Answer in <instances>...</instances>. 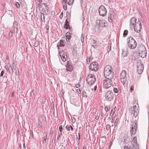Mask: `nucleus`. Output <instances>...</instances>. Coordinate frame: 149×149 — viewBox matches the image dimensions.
Masks as SVG:
<instances>
[{"instance_id":"1","label":"nucleus","mask_w":149,"mask_h":149,"mask_svg":"<svg viewBox=\"0 0 149 149\" xmlns=\"http://www.w3.org/2000/svg\"><path fill=\"white\" fill-rule=\"evenodd\" d=\"M130 28L132 30L133 28L134 31L137 33H139L142 28L141 22L139 20H137L134 17H132L130 20Z\"/></svg>"},{"instance_id":"2","label":"nucleus","mask_w":149,"mask_h":149,"mask_svg":"<svg viewBox=\"0 0 149 149\" xmlns=\"http://www.w3.org/2000/svg\"><path fill=\"white\" fill-rule=\"evenodd\" d=\"M133 107H131L129 109V111L131 115H133L136 118L138 115L139 112V107L138 102L134 99L133 104Z\"/></svg>"},{"instance_id":"3","label":"nucleus","mask_w":149,"mask_h":149,"mask_svg":"<svg viewBox=\"0 0 149 149\" xmlns=\"http://www.w3.org/2000/svg\"><path fill=\"white\" fill-rule=\"evenodd\" d=\"M104 75L107 79H112L113 78L114 75V72L111 67L108 65L106 66L104 69Z\"/></svg>"},{"instance_id":"4","label":"nucleus","mask_w":149,"mask_h":149,"mask_svg":"<svg viewBox=\"0 0 149 149\" xmlns=\"http://www.w3.org/2000/svg\"><path fill=\"white\" fill-rule=\"evenodd\" d=\"M128 47L132 49H134L136 47L137 43L136 41L131 36L128 37L127 39Z\"/></svg>"},{"instance_id":"5","label":"nucleus","mask_w":149,"mask_h":149,"mask_svg":"<svg viewBox=\"0 0 149 149\" xmlns=\"http://www.w3.org/2000/svg\"><path fill=\"white\" fill-rule=\"evenodd\" d=\"M132 125H131V128L130 130V134L131 136H133L134 135H135L136 130L137 129V122L136 120L132 122Z\"/></svg>"},{"instance_id":"6","label":"nucleus","mask_w":149,"mask_h":149,"mask_svg":"<svg viewBox=\"0 0 149 149\" xmlns=\"http://www.w3.org/2000/svg\"><path fill=\"white\" fill-rule=\"evenodd\" d=\"M86 81L89 85L93 84L95 81V76L93 74H90L87 76Z\"/></svg>"},{"instance_id":"7","label":"nucleus","mask_w":149,"mask_h":149,"mask_svg":"<svg viewBox=\"0 0 149 149\" xmlns=\"http://www.w3.org/2000/svg\"><path fill=\"white\" fill-rule=\"evenodd\" d=\"M98 12L100 15L102 16H105L107 13V10L105 7L101 5L99 8Z\"/></svg>"},{"instance_id":"8","label":"nucleus","mask_w":149,"mask_h":149,"mask_svg":"<svg viewBox=\"0 0 149 149\" xmlns=\"http://www.w3.org/2000/svg\"><path fill=\"white\" fill-rule=\"evenodd\" d=\"M106 100L108 101H112L114 98V95L111 91H108L106 94Z\"/></svg>"},{"instance_id":"9","label":"nucleus","mask_w":149,"mask_h":149,"mask_svg":"<svg viewBox=\"0 0 149 149\" xmlns=\"http://www.w3.org/2000/svg\"><path fill=\"white\" fill-rule=\"evenodd\" d=\"M126 74V72L125 70H123L121 72L120 75V80L123 84H125L127 80Z\"/></svg>"},{"instance_id":"10","label":"nucleus","mask_w":149,"mask_h":149,"mask_svg":"<svg viewBox=\"0 0 149 149\" xmlns=\"http://www.w3.org/2000/svg\"><path fill=\"white\" fill-rule=\"evenodd\" d=\"M40 10L43 12L45 13H48L49 8L46 3H41L40 5Z\"/></svg>"},{"instance_id":"11","label":"nucleus","mask_w":149,"mask_h":149,"mask_svg":"<svg viewBox=\"0 0 149 149\" xmlns=\"http://www.w3.org/2000/svg\"><path fill=\"white\" fill-rule=\"evenodd\" d=\"M74 2V0H65V2H64L63 4V8L65 10L67 9V4L71 6L73 4Z\"/></svg>"},{"instance_id":"12","label":"nucleus","mask_w":149,"mask_h":149,"mask_svg":"<svg viewBox=\"0 0 149 149\" xmlns=\"http://www.w3.org/2000/svg\"><path fill=\"white\" fill-rule=\"evenodd\" d=\"M66 67L67 71L70 72H71L74 68V67L72 62L69 61H67Z\"/></svg>"},{"instance_id":"13","label":"nucleus","mask_w":149,"mask_h":149,"mask_svg":"<svg viewBox=\"0 0 149 149\" xmlns=\"http://www.w3.org/2000/svg\"><path fill=\"white\" fill-rule=\"evenodd\" d=\"M89 69L91 70L96 71L98 69V63L95 62H93L90 64L89 66Z\"/></svg>"},{"instance_id":"14","label":"nucleus","mask_w":149,"mask_h":149,"mask_svg":"<svg viewBox=\"0 0 149 149\" xmlns=\"http://www.w3.org/2000/svg\"><path fill=\"white\" fill-rule=\"evenodd\" d=\"M137 72L138 74H141L143 72V65L139 62H137Z\"/></svg>"},{"instance_id":"15","label":"nucleus","mask_w":149,"mask_h":149,"mask_svg":"<svg viewBox=\"0 0 149 149\" xmlns=\"http://www.w3.org/2000/svg\"><path fill=\"white\" fill-rule=\"evenodd\" d=\"M59 55L61 59L63 62H65L68 59L66 53L62 51L59 52Z\"/></svg>"},{"instance_id":"16","label":"nucleus","mask_w":149,"mask_h":149,"mask_svg":"<svg viewBox=\"0 0 149 149\" xmlns=\"http://www.w3.org/2000/svg\"><path fill=\"white\" fill-rule=\"evenodd\" d=\"M139 54L136 51H133L132 54V60L135 61L136 59L139 58Z\"/></svg>"},{"instance_id":"17","label":"nucleus","mask_w":149,"mask_h":149,"mask_svg":"<svg viewBox=\"0 0 149 149\" xmlns=\"http://www.w3.org/2000/svg\"><path fill=\"white\" fill-rule=\"evenodd\" d=\"M97 21H99L98 25L99 26L102 27H105L107 25V21L105 20H100L99 19Z\"/></svg>"},{"instance_id":"18","label":"nucleus","mask_w":149,"mask_h":149,"mask_svg":"<svg viewBox=\"0 0 149 149\" xmlns=\"http://www.w3.org/2000/svg\"><path fill=\"white\" fill-rule=\"evenodd\" d=\"M103 87L104 88L108 89L111 87L109 85V82L107 81V79H105L103 80Z\"/></svg>"},{"instance_id":"19","label":"nucleus","mask_w":149,"mask_h":149,"mask_svg":"<svg viewBox=\"0 0 149 149\" xmlns=\"http://www.w3.org/2000/svg\"><path fill=\"white\" fill-rule=\"evenodd\" d=\"M122 51V55L123 57H125L127 55L128 50L127 48L123 49Z\"/></svg>"},{"instance_id":"20","label":"nucleus","mask_w":149,"mask_h":149,"mask_svg":"<svg viewBox=\"0 0 149 149\" xmlns=\"http://www.w3.org/2000/svg\"><path fill=\"white\" fill-rule=\"evenodd\" d=\"M116 108V107H115L114 110H113V109H112L111 110V112L110 113V116H111V123H113L114 122V120H113V115H114L115 113V111H114V110Z\"/></svg>"},{"instance_id":"21","label":"nucleus","mask_w":149,"mask_h":149,"mask_svg":"<svg viewBox=\"0 0 149 149\" xmlns=\"http://www.w3.org/2000/svg\"><path fill=\"white\" fill-rule=\"evenodd\" d=\"M65 129L68 131L70 130L72 131L74 130V128L72 126L70 125H67L65 126Z\"/></svg>"},{"instance_id":"22","label":"nucleus","mask_w":149,"mask_h":149,"mask_svg":"<svg viewBox=\"0 0 149 149\" xmlns=\"http://www.w3.org/2000/svg\"><path fill=\"white\" fill-rule=\"evenodd\" d=\"M93 45H92V46L94 48H97V42L95 40H93L92 41Z\"/></svg>"},{"instance_id":"23","label":"nucleus","mask_w":149,"mask_h":149,"mask_svg":"<svg viewBox=\"0 0 149 149\" xmlns=\"http://www.w3.org/2000/svg\"><path fill=\"white\" fill-rule=\"evenodd\" d=\"M64 28L66 29H69L70 31H71L72 29L69 24H65Z\"/></svg>"},{"instance_id":"24","label":"nucleus","mask_w":149,"mask_h":149,"mask_svg":"<svg viewBox=\"0 0 149 149\" xmlns=\"http://www.w3.org/2000/svg\"><path fill=\"white\" fill-rule=\"evenodd\" d=\"M47 134L46 133H44L43 137L42 138V143L43 144L45 143H46L47 138Z\"/></svg>"},{"instance_id":"25","label":"nucleus","mask_w":149,"mask_h":149,"mask_svg":"<svg viewBox=\"0 0 149 149\" xmlns=\"http://www.w3.org/2000/svg\"><path fill=\"white\" fill-rule=\"evenodd\" d=\"M71 38V36H66V41L67 42L68 44H69V43L70 42V39Z\"/></svg>"},{"instance_id":"26","label":"nucleus","mask_w":149,"mask_h":149,"mask_svg":"<svg viewBox=\"0 0 149 149\" xmlns=\"http://www.w3.org/2000/svg\"><path fill=\"white\" fill-rule=\"evenodd\" d=\"M65 41L63 40H60L59 45L60 47H64L65 46V43H64Z\"/></svg>"},{"instance_id":"27","label":"nucleus","mask_w":149,"mask_h":149,"mask_svg":"<svg viewBox=\"0 0 149 149\" xmlns=\"http://www.w3.org/2000/svg\"><path fill=\"white\" fill-rule=\"evenodd\" d=\"M136 86V84L134 83L132 85L130 86V92H132L134 90V86Z\"/></svg>"},{"instance_id":"28","label":"nucleus","mask_w":149,"mask_h":149,"mask_svg":"<svg viewBox=\"0 0 149 149\" xmlns=\"http://www.w3.org/2000/svg\"><path fill=\"white\" fill-rule=\"evenodd\" d=\"M8 70L10 73H11L12 74H13V70L12 67L11 65H10L9 66Z\"/></svg>"},{"instance_id":"29","label":"nucleus","mask_w":149,"mask_h":149,"mask_svg":"<svg viewBox=\"0 0 149 149\" xmlns=\"http://www.w3.org/2000/svg\"><path fill=\"white\" fill-rule=\"evenodd\" d=\"M128 31L127 30H125L124 31V33H123V36L124 37H125L127 36V35L128 34Z\"/></svg>"},{"instance_id":"30","label":"nucleus","mask_w":149,"mask_h":149,"mask_svg":"<svg viewBox=\"0 0 149 149\" xmlns=\"http://www.w3.org/2000/svg\"><path fill=\"white\" fill-rule=\"evenodd\" d=\"M111 79H108V80H107V81L108 82H109V86H111L113 83L112 80H111Z\"/></svg>"},{"instance_id":"31","label":"nucleus","mask_w":149,"mask_h":149,"mask_svg":"<svg viewBox=\"0 0 149 149\" xmlns=\"http://www.w3.org/2000/svg\"><path fill=\"white\" fill-rule=\"evenodd\" d=\"M59 131H60V133L59 134H60V135H62V131L63 130V127L62 125H60L59 126Z\"/></svg>"},{"instance_id":"32","label":"nucleus","mask_w":149,"mask_h":149,"mask_svg":"<svg viewBox=\"0 0 149 149\" xmlns=\"http://www.w3.org/2000/svg\"><path fill=\"white\" fill-rule=\"evenodd\" d=\"M40 17L42 21L43 22L45 21V16L43 14H42L41 15Z\"/></svg>"},{"instance_id":"33","label":"nucleus","mask_w":149,"mask_h":149,"mask_svg":"<svg viewBox=\"0 0 149 149\" xmlns=\"http://www.w3.org/2000/svg\"><path fill=\"white\" fill-rule=\"evenodd\" d=\"M13 31H10L8 34V36L10 38H12L13 37Z\"/></svg>"},{"instance_id":"34","label":"nucleus","mask_w":149,"mask_h":149,"mask_svg":"<svg viewBox=\"0 0 149 149\" xmlns=\"http://www.w3.org/2000/svg\"><path fill=\"white\" fill-rule=\"evenodd\" d=\"M132 141H133V143H137V137L136 136H135L134 137L132 140Z\"/></svg>"},{"instance_id":"35","label":"nucleus","mask_w":149,"mask_h":149,"mask_svg":"<svg viewBox=\"0 0 149 149\" xmlns=\"http://www.w3.org/2000/svg\"><path fill=\"white\" fill-rule=\"evenodd\" d=\"M133 147L135 149H139V146L137 145V143H134L133 144Z\"/></svg>"},{"instance_id":"36","label":"nucleus","mask_w":149,"mask_h":149,"mask_svg":"<svg viewBox=\"0 0 149 149\" xmlns=\"http://www.w3.org/2000/svg\"><path fill=\"white\" fill-rule=\"evenodd\" d=\"M81 40L82 42H83L84 41V35L82 34L81 36Z\"/></svg>"},{"instance_id":"37","label":"nucleus","mask_w":149,"mask_h":149,"mask_svg":"<svg viewBox=\"0 0 149 149\" xmlns=\"http://www.w3.org/2000/svg\"><path fill=\"white\" fill-rule=\"evenodd\" d=\"M119 118H117L115 121L114 122V126L115 127H116L118 125V120Z\"/></svg>"},{"instance_id":"38","label":"nucleus","mask_w":149,"mask_h":149,"mask_svg":"<svg viewBox=\"0 0 149 149\" xmlns=\"http://www.w3.org/2000/svg\"><path fill=\"white\" fill-rule=\"evenodd\" d=\"M86 94V93L84 91H83L82 92V96L83 97H87V96L86 95H85Z\"/></svg>"},{"instance_id":"39","label":"nucleus","mask_w":149,"mask_h":149,"mask_svg":"<svg viewBox=\"0 0 149 149\" xmlns=\"http://www.w3.org/2000/svg\"><path fill=\"white\" fill-rule=\"evenodd\" d=\"M105 109L106 111L107 112V111H108L109 110H110V107L109 106H106L105 107Z\"/></svg>"},{"instance_id":"40","label":"nucleus","mask_w":149,"mask_h":149,"mask_svg":"<svg viewBox=\"0 0 149 149\" xmlns=\"http://www.w3.org/2000/svg\"><path fill=\"white\" fill-rule=\"evenodd\" d=\"M113 91L115 93H117L118 92V90L117 88H113Z\"/></svg>"},{"instance_id":"41","label":"nucleus","mask_w":149,"mask_h":149,"mask_svg":"<svg viewBox=\"0 0 149 149\" xmlns=\"http://www.w3.org/2000/svg\"><path fill=\"white\" fill-rule=\"evenodd\" d=\"M56 135H55V136L52 139V142L53 143H55L56 142Z\"/></svg>"},{"instance_id":"42","label":"nucleus","mask_w":149,"mask_h":149,"mask_svg":"<svg viewBox=\"0 0 149 149\" xmlns=\"http://www.w3.org/2000/svg\"><path fill=\"white\" fill-rule=\"evenodd\" d=\"M42 104H44L46 102V100H45V98L43 97H42Z\"/></svg>"},{"instance_id":"43","label":"nucleus","mask_w":149,"mask_h":149,"mask_svg":"<svg viewBox=\"0 0 149 149\" xmlns=\"http://www.w3.org/2000/svg\"><path fill=\"white\" fill-rule=\"evenodd\" d=\"M12 67L14 70H15L16 69V65H15L14 62L13 64Z\"/></svg>"},{"instance_id":"44","label":"nucleus","mask_w":149,"mask_h":149,"mask_svg":"<svg viewBox=\"0 0 149 149\" xmlns=\"http://www.w3.org/2000/svg\"><path fill=\"white\" fill-rule=\"evenodd\" d=\"M15 5L16 7L18 8H19L20 7V5L19 3L18 2H16L15 3Z\"/></svg>"},{"instance_id":"45","label":"nucleus","mask_w":149,"mask_h":149,"mask_svg":"<svg viewBox=\"0 0 149 149\" xmlns=\"http://www.w3.org/2000/svg\"><path fill=\"white\" fill-rule=\"evenodd\" d=\"M42 122L40 120L38 122V127L40 128L41 127Z\"/></svg>"},{"instance_id":"46","label":"nucleus","mask_w":149,"mask_h":149,"mask_svg":"<svg viewBox=\"0 0 149 149\" xmlns=\"http://www.w3.org/2000/svg\"><path fill=\"white\" fill-rule=\"evenodd\" d=\"M4 73V70H2L1 72L0 77H3Z\"/></svg>"},{"instance_id":"47","label":"nucleus","mask_w":149,"mask_h":149,"mask_svg":"<svg viewBox=\"0 0 149 149\" xmlns=\"http://www.w3.org/2000/svg\"><path fill=\"white\" fill-rule=\"evenodd\" d=\"M39 45V42H36L34 44V46L35 47H37Z\"/></svg>"},{"instance_id":"48","label":"nucleus","mask_w":149,"mask_h":149,"mask_svg":"<svg viewBox=\"0 0 149 149\" xmlns=\"http://www.w3.org/2000/svg\"><path fill=\"white\" fill-rule=\"evenodd\" d=\"M111 126L110 125L108 124L106 126V129L108 131L110 127Z\"/></svg>"},{"instance_id":"49","label":"nucleus","mask_w":149,"mask_h":149,"mask_svg":"<svg viewBox=\"0 0 149 149\" xmlns=\"http://www.w3.org/2000/svg\"><path fill=\"white\" fill-rule=\"evenodd\" d=\"M53 131L52 129V127L50 129V131L49 132V135L50 136V135L51 134L52 135H53Z\"/></svg>"},{"instance_id":"50","label":"nucleus","mask_w":149,"mask_h":149,"mask_svg":"<svg viewBox=\"0 0 149 149\" xmlns=\"http://www.w3.org/2000/svg\"><path fill=\"white\" fill-rule=\"evenodd\" d=\"M60 135V134H58V136L57 137V139L59 141L60 140V137L61 135Z\"/></svg>"},{"instance_id":"51","label":"nucleus","mask_w":149,"mask_h":149,"mask_svg":"<svg viewBox=\"0 0 149 149\" xmlns=\"http://www.w3.org/2000/svg\"><path fill=\"white\" fill-rule=\"evenodd\" d=\"M63 17V13L62 12L59 16V18L60 19H62Z\"/></svg>"},{"instance_id":"52","label":"nucleus","mask_w":149,"mask_h":149,"mask_svg":"<svg viewBox=\"0 0 149 149\" xmlns=\"http://www.w3.org/2000/svg\"><path fill=\"white\" fill-rule=\"evenodd\" d=\"M144 54H145L144 55L142 54V55L141 56L143 58H144V57H145L146 56V53H145V51H144Z\"/></svg>"},{"instance_id":"53","label":"nucleus","mask_w":149,"mask_h":149,"mask_svg":"<svg viewBox=\"0 0 149 149\" xmlns=\"http://www.w3.org/2000/svg\"><path fill=\"white\" fill-rule=\"evenodd\" d=\"M65 24H69V21L68 19L66 20Z\"/></svg>"},{"instance_id":"54","label":"nucleus","mask_w":149,"mask_h":149,"mask_svg":"<svg viewBox=\"0 0 149 149\" xmlns=\"http://www.w3.org/2000/svg\"><path fill=\"white\" fill-rule=\"evenodd\" d=\"M80 86V85L79 84H77L75 85V87L77 88H78Z\"/></svg>"},{"instance_id":"55","label":"nucleus","mask_w":149,"mask_h":149,"mask_svg":"<svg viewBox=\"0 0 149 149\" xmlns=\"http://www.w3.org/2000/svg\"><path fill=\"white\" fill-rule=\"evenodd\" d=\"M16 74L17 75H19V70L18 69V70L16 71Z\"/></svg>"},{"instance_id":"56","label":"nucleus","mask_w":149,"mask_h":149,"mask_svg":"<svg viewBox=\"0 0 149 149\" xmlns=\"http://www.w3.org/2000/svg\"><path fill=\"white\" fill-rule=\"evenodd\" d=\"M46 29H47L46 31V32L47 33L48 32L49 27V26H47L46 27Z\"/></svg>"},{"instance_id":"57","label":"nucleus","mask_w":149,"mask_h":149,"mask_svg":"<svg viewBox=\"0 0 149 149\" xmlns=\"http://www.w3.org/2000/svg\"><path fill=\"white\" fill-rule=\"evenodd\" d=\"M76 50H75L74 49H73L72 51L73 54L74 55H75V54L76 53Z\"/></svg>"},{"instance_id":"58","label":"nucleus","mask_w":149,"mask_h":149,"mask_svg":"<svg viewBox=\"0 0 149 149\" xmlns=\"http://www.w3.org/2000/svg\"><path fill=\"white\" fill-rule=\"evenodd\" d=\"M66 35H68V36H71L70 35V33L69 32H68L67 33Z\"/></svg>"},{"instance_id":"59","label":"nucleus","mask_w":149,"mask_h":149,"mask_svg":"<svg viewBox=\"0 0 149 149\" xmlns=\"http://www.w3.org/2000/svg\"><path fill=\"white\" fill-rule=\"evenodd\" d=\"M99 117L98 116H97L95 117V119L97 120H98L99 119Z\"/></svg>"},{"instance_id":"60","label":"nucleus","mask_w":149,"mask_h":149,"mask_svg":"<svg viewBox=\"0 0 149 149\" xmlns=\"http://www.w3.org/2000/svg\"><path fill=\"white\" fill-rule=\"evenodd\" d=\"M77 91L78 92H79H79L80 93L81 92V90L80 89H78L77 90Z\"/></svg>"},{"instance_id":"61","label":"nucleus","mask_w":149,"mask_h":149,"mask_svg":"<svg viewBox=\"0 0 149 149\" xmlns=\"http://www.w3.org/2000/svg\"><path fill=\"white\" fill-rule=\"evenodd\" d=\"M124 149H129V147L128 148L127 146H125L124 147Z\"/></svg>"},{"instance_id":"62","label":"nucleus","mask_w":149,"mask_h":149,"mask_svg":"<svg viewBox=\"0 0 149 149\" xmlns=\"http://www.w3.org/2000/svg\"><path fill=\"white\" fill-rule=\"evenodd\" d=\"M97 88V86H95L94 88V91H95L96 90Z\"/></svg>"},{"instance_id":"63","label":"nucleus","mask_w":149,"mask_h":149,"mask_svg":"<svg viewBox=\"0 0 149 149\" xmlns=\"http://www.w3.org/2000/svg\"><path fill=\"white\" fill-rule=\"evenodd\" d=\"M14 92L12 93V94L11 95V97H13L14 96Z\"/></svg>"},{"instance_id":"64","label":"nucleus","mask_w":149,"mask_h":149,"mask_svg":"<svg viewBox=\"0 0 149 149\" xmlns=\"http://www.w3.org/2000/svg\"><path fill=\"white\" fill-rule=\"evenodd\" d=\"M129 149H134V148L132 146H130L129 147Z\"/></svg>"}]
</instances>
